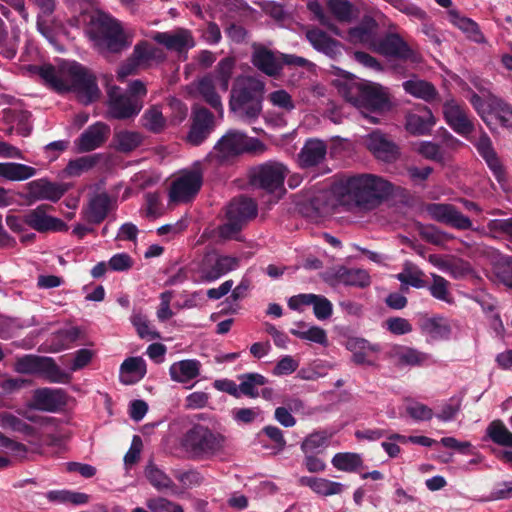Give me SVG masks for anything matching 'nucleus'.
I'll return each mask as SVG.
<instances>
[{
	"label": "nucleus",
	"instance_id": "obj_36",
	"mask_svg": "<svg viewBox=\"0 0 512 512\" xmlns=\"http://www.w3.org/2000/svg\"><path fill=\"white\" fill-rule=\"evenodd\" d=\"M172 380L184 383L196 378L200 373V362L195 359L182 360L170 366Z\"/></svg>",
	"mask_w": 512,
	"mask_h": 512
},
{
	"label": "nucleus",
	"instance_id": "obj_4",
	"mask_svg": "<svg viewBox=\"0 0 512 512\" xmlns=\"http://www.w3.org/2000/svg\"><path fill=\"white\" fill-rule=\"evenodd\" d=\"M90 24L91 38L108 52L120 53L130 45L120 22L108 13L96 11Z\"/></svg>",
	"mask_w": 512,
	"mask_h": 512
},
{
	"label": "nucleus",
	"instance_id": "obj_11",
	"mask_svg": "<svg viewBox=\"0 0 512 512\" xmlns=\"http://www.w3.org/2000/svg\"><path fill=\"white\" fill-rule=\"evenodd\" d=\"M67 75L72 89L78 93L84 103L89 104L99 98L100 90L96 77L85 66L74 62L68 67Z\"/></svg>",
	"mask_w": 512,
	"mask_h": 512
},
{
	"label": "nucleus",
	"instance_id": "obj_30",
	"mask_svg": "<svg viewBox=\"0 0 512 512\" xmlns=\"http://www.w3.org/2000/svg\"><path fill=\"white\" fill-rule=\"evenodd\" d=\"M435 117L432 111L424 107L417 113H410L406 116V130L413 135L429 134L435 125Z\"/></svg>",
	"mask_w": 512,
	"mask_h": 512
},
{
	"label": "nucleus",
	"instance_id": "obj_27",
	"mask_svg": "<svg viewBox=\"0 0 512 512\" xmlns=\"http://www.w3.org/2000/svg\"><path fill=\"white\" fill-rule=\"evenodd\" d=\"M379 25L372 17H364L362 21L348 30V39L351 43L362 44L374 50L378 40Z\"/></svg>",
	"mask_w": 512,
	"mask_h": 512
},
{
	"label": "nucleus",
	"instance_id": "obj_57",
	"mask_svg": "<svg viewBox=\"0 0 512 512\" xmlns=\"http://www.w3.org/2000/svg\"><path fill=\"white\" fill-rule=\"evenodd\" d=\"M424 273L416 269L414 271L405 269L403 272L396 275V278L402 285H409L414 288L420 289L427 286L426 281L423 279Z\"/></svg>",
	"mask_w": 512,
	"mask_h": 512
},
{
	"label": "nucleus",
	"instance_id": "obj_40",
	"mask_svg": "<svg viewBox=\"0 0 512 512\" xmlns=\"http://www.w3.org/2000/svg\"><path fill=\"white\" fill-rule=\"evenodd\" d=\"M488 108L489 114L493 115L502 127L512 132V105L500 98H492Z\"/></svg>",
	"mask_w": 512,
	"mask_h": 512
},
{
	"label": "nucleus",
	"instance_id": "obj_59",
	"mask_svg": "<svg viewBox=\"0 0 512 512\" xmlns=\"http://www.w3.org/2000/svg\"><path fill=\"white\" fill-rule=\"evenodd\" d=\"M121 374H137L143 378L146 374V363L141 357H129L120 366Z\"/></svg>",
	"mask_w": 512,
	"mask_h": 512
},
{
	"label": "nucleus",
	"instance_id": "obj_17",
	"mask_svg": "<svg viewBox=\"0 0 512 512\" xmlns=\"http://www.w3.org/2000/svg\"><path fill=\"white\" fill-rule=\"evenodd\" d=\"M117 207V200L107 192L96 193L82 208V219L91 225L101 224L108 214Z\"/></svg>",
	"mask_w": 512,
	"mask_h": 512
},
{
	"label": "nucleus",
	"instance_id": "obj_60",
	"mask_svg": "<svg viewBox=\"0 0 512 512\" xmlns=\"http://www.w3.org/2000/svg\"><path fill=\"white\" fill-rule=\"evenodd\" d=\"M269 101L272 105L281 108L287 112L295 109V103L291 95L284 89L273 91L269 94Z\"/></svg>",
	"mask_w": 512,
	"mask_h": 512
},
{
	"label": "nucleus",
	"instance_id": "obj_64",
	"mask_svg": "<svg viewBox=\"0 0 512 512\" xmlns=\"http://www.w3.org/2000/svg\"><path fill=\"white\" fill-rule=\"evenodd\" d=\"M385 323L387 330L394 335H405L413 330L410 322L402 317H390Z\"/></svg>",
	"mask_w": 512,
	"mask_h": 512
},
{
	"label": "nucleus",
	"instance_id": "obj_42",
	"mask_svg": "<svg viewBox=\"0 0 512 512\" xmlns=\"http://www.w3.org/2000/svg\"><path fill=\"white\" fill-rule=\"evenodd\" d=\"M100 159L101 154H93L70 160L65 168V172L71 177L80 176L83 172L94 168Z\"/></svg>",
	"mask_w": 512,
	"mask_h": 512
},
{
	"label": "nucleus",
	"instance_id": "obj_58",
	"mask_svg": "<svg viewBox=\"0 0 512 512\" xmlns=\"http://www.w3.org/2000/svg\"><path fill=\"white\" fill-rule=\"evenodd\" d=\"M147 507L152 512H184L180 504L174 503L163 497L151 498L147 501Z\"/></svg>",
	"mask_w": 512,
	"mask_h": 512
},
{
	"label": "nucleus",
	"instance_id": "obj_48",
	"mask_svg": "<svg viewBox=\"0 0 512 512\" xmlns=\"http://www.w3.org/2000/svg\"><path fill=\"white\" fill-rule=\"evenodd\" d=\"M327 7L339 22L348 23L353 18V5L348 0H327Z\"/></svg>",
	"mask_w": 512,
	"mask_h": 512
},
{
	"label": "nucleus",
	"instance_id": "obj_33",
	"mask_svg": "<svg viewBox=\"0 0 512 512\" xmlns=\"http://www.w3.org/2000/svg\"><path fill=\"white\" fill-rule=\"evenodd\" d=\"M196 91L203 101H205L211 108L218 112H222L223 106L221 97L216 91L212 74H206L198 79L196 82Z\"/></svg>",
	"mask_w": 512,
	"mask_h": 512
},
{
	"label": "nucleus",
	"instance_id": "obj_63",
	"mask_svg": "<svg viewBox=\"0 0 512 512\" xmlns=\"http://www.w3.org/2000/svg\"><path fill=\"white\" fill-rule=\"evenodd\" d=\"M313 312L318 320H326L333 313V305L329 299L322 295H317V299L313 303Z\"/></svg>",
	"mask_w": 512,
	"mask_h": 512
},
{
	"label": "nucleus",
	"instance_id": "obj_49",
	"mask_svg": "<svg viewBox=\"0 0 512 512\" xmlns=\"http://www.w3.org/2000/svg\"><path fill=\"white\" fill-rule=\"evenodd\" d=\"M144 127L153 133H160L166 125V120L157 106H152L142 116Z\"/></svg>",
	"mask_w": 512,
	"mask_h": 512
},
{
	"label": "nucleus",
	"instance_id": "obj_41",
	"mask_svg": "<svg viewBox=\"0 0 512 512\" xmlns=\"http://www.w3.org/2000/svg\"><path fill=\"white\" fill-rule=\"evenodd\" d=\"M235 69V60L232 57L221 59L215 67L213 81L217 82L221 91L226 92L229 89L230 80Z\"/></svg>",
	"mask_w": 512,
	"mask_h": 512
},
{
	"label": "nucleus",
	"instance_id": "obj_25",
	"mask_svg": "<svg viewBox=\"0 0 512 512\" xmlns=\"http://www.w3.org/2000/svg\"><path fill=\"white\" fill-rule=\"evenodd\" d=\"M152 39L168 50L183 52L195 46V40L190 30L178 28L173 32H155Z\"/></svg>",
	"mask_w": 512,
	"mask_h": 512
},
{
	"label": "nucleus",
	"instance_id": "obj_24",
	"mask_svg": "<svg viewBox=\"0 0 512 512\" xmlns=\"http://www.w3.org/2000/svg\"><path fill=\"white\" fill-rule=\"evenodd\" d=\"M365 146L376 159L386 163L395 161L399 155L397 145L380 131L371 132L365 139Z\"/></svg>",
	"mask_w": 512,
	"mask_h": 512
},
{
	"label": "nucleus",
	"instance_id": "obj_54",
	"mask_svg": "<svg viewBox=\"0 0 512 512\" xmlns=\"http://www.w3.org/2000/svg\"><path fill=\"white\" fill-rule=\"evenodd\" d=\"M159 49L152 46L147 41L138 42L133 49V56L141 65L148 63L149 61L157 57Z\"/></svg>",
	"mask_w": 512,
	"mask_h": 512
},
{
	"label": "nucleus",
	"instance_id": "obj_29",
	"mask_svg": "<svg viewBox=\"0 0 512 512\" xmlns=\"http://www.w3.org/2000/svg\"><path fill=\"white\" fill-rule=\"evenodd\" d=\"M257 212L256 202L242 195L231 200L227 208L226 217H231V219L239 220V222L246 224L249 220L256 217Z\"/></svg>",
	"mask_w": 512,
	"mask_h": 512
},
{
	"label": "nucleus",
	"instance_id": "obj_35",
	"mask_svg": "<svg viewBox=\"0 0 512 512\" xmlns=\"http://www.w3.org/2000/svg\"><path fill=\"white\" fill-rule=\"evenodd\" d=\"M37 174V169L22 163H0V177L8 181H24Z\"/></svg>",
	"mask_w": 512,
	"mask_h": 512
},
{
	"label": "nucleus",
	"instance_id": "obj_9",
	"mask_svg": "<svg viewBox=\"0 0 512 512\" xmlns=\"http://www.w3.org/2000/svg\"><path fill=\"white\" fill-rule=\"evenodd\" d=\"M107 116L116 120L134 119L143 108L142 99L129 97L118 86H112L107 91Z\"/></svg>",
	"mask_w": 512,
	"mask_h": 512
},
{
	"label": "nucleus",
	"instance_id": "obj_16",
	"mask_svg": "<svg viewBox=\"0 0 512 512\" xmlns=\"http://www.w3.org/2000/svg\"><path fill=\"white\" fill-rule=\"evenodd\" d=\"M53 207L49 204H41L24 214L27 226L39 233L63 232L68 230V225L59 218L47 215Z\"/></svg>",
	"mask_w": 512,
	"mask_h": 512
},
{
	"label": "nucleus",
	"instance_id": "obj_50",
	"mask_svg": "<svg viewBox=\"0 0 512 512\" xmlns=\"http://www.w3.org/2000/svg\"><path fill=\"white\" fill-rule=\"evenodd\" d=\"M31 70L36 72L46 83L51 85L56 90H64L65 84L62 79L58 77L56 69L51 64L42 66H32Z\"/></svg>",
	"mask_w": 512,
	"mask_h": 512
},
{
	"label": "nucleus",
	"instance_id": "obj_1",
	"mask_svg": "<svg viewBox=\"0 0 512 512\" xmlns=\"http://www.w3.org/2000/svg\"><path fill=\"white\" fill-rule=\"evenodd\" d=\"M338 70L342 78L336 79L334 85L348 102L371 111H384L390 107L389 97L380 84Z\"/></svg>",
	"mask_w": 512,
	"mask_h": 512
},
{
	"label": "nucleus",
	"instance_id": "obj_5",
	"mask_svg": "<svg viewBox=\"0 0 512 512\" xmlns=\"http://www.w3.org/2000/svg\"><path fill=\"white\" fill-rule=\"evenodd\" d=\"M263 89V83L253 79L233 87L229 101L230 110L239 112L247 121L255 120L262 111Z\"/></svg>",
	"mask_w": 512,
	"mask_h": 512
},
{
	"label": "nucleus",
	"instance_id": "obj_15",
	"mask_svg": "<svg viewBox=\"0 0 512 512\" xmlns=\"http://www.w3.org/2000/svg\"><path fill=\"white\" fill-rule=\"evenodd\" d=\"M442 109L446 123L457 134L467 137L475 130L473 118L465 104L451 99L444 102Z\"/></svg>",
	"mask_w": 512,
	"mask_h": 512
},
{
	"label": "nucleus",
	"instance_id": "obj_20",
	"mask_svg": "<svg viewBox=\"0 0 512 512\" xmlns=\"http://www.w3.org/2000/svg\"><path fill=\"white\" fill-rule=\"evenodd\" d=\"M111 134L110 126L102 121L88 126L74 141L78 153H87L102 147Z\"/></svg>",
	"mask_w": 512,
	"mask_h": 512
},
{
	"label": "nucleus",
	"instance_id": "obj_34",
	"mask_svg": "<svg viewBox=\"0 0 512 512\" xmlns=\"http://www.w3.org/2000/svg\"><path fill=\"white\" fill-rule=\"evenodd\" d=\"M419 327L422 333L433 339H448L451 334L448 321L441 316L423 317L419 320Z\"/></svg>",
	"mask_w": 512,
	"mask_h": 512
},
{
	"label": "nucleus",
	"instance_id": "obj_8",
	"mask_svg": "<svg viewBox=\"0 0 512 512\" xmlns=\"http://www.w3.org/2000/svg\"><path fill=\"white\" fill-rule=\"evenodd\" d=\"M289 170L281 162L267 161L250 169L249 179L252 186L273 193L283 189Z\"/></svg>",
	"mask_w": 512,
	"mask_h": 512
},
{
	"label": "nucleus",
	"instance_id": "obj_28",
	"mask_svg": "<svg viewBox=\"0 0 512 512\" xmlns=\"http://www.w3.org/2000/svg\"><path fill=\"white\" fill-rule=\"evenodd\" d=\"M305 37L316 51L332 59L341 54L340 42L317 27L308 29L305 33Z\"/></svg>",
	"mask_w": 512,
	"mask_h": 512
},
{
	"label": "nucleus",
	"instance_id": "obj_46",
	"mask_svg": "<svg viewBox=\"0 0 512 512\" xmlns=\"http://www.w3.org/2000/svg\"><path fill=\"white\" fill-rule=\"evenodd\" d=\"M331 463L340 471L354 472L362 465L363 461L359 454L345 452L335 454Z\"/></svg>",
	"mask_w": 512,
	"mask_h": 512
},
{
	"label": "nucleus",
	"instance_id": "obj_62",
	"mask_svg": "<svg viewBox=\"0 0 512 512\" xmlns=\"http://www.w3.org/2000/svg\"><path fill=\"white\" fill-rule=\"evenodd\" d=\"M307 7L309 11L314 14L316 19L319 21V23L322 26H325L330 31L335 33L336 35L339 34L338 27L331 21V19L324 13L322 5L318 1H310L307 4Z\"/></svg>",
	"mask_w": 512,
	"mask_h": 512
},
{
	"label": "nucleus",
	"instance_id": "obj_55",
	"mask_svg": "<svg viewBox=\"0 0 512 512\" xmlns=\"http://www.w3.org/2000/svg\"><path fill=\"white\" fill-rule=\"evenodd\" d=\"M449 282L442 276L433 275V283L428 287L430 294L438 300L451 303L452 298L448 291Z\"/></svg>",
	"mask_w": 512,
	"mask_h": 512
},
{
	"label": "nucleus",
	"instance_id": "obj_39",
	"mask_svg": "<svg viewBox=\"0 0 512 512\" xmlns=\"http://www.w3.org/2000/svg\"><path fill=\"white\" fill-rule=\"evenodd\" d=\"M403 88L406 93L426 102L433 101L438 94L435 86L425 80H407L403 83Z\"/></svg>",
	"mask_w": 512,
	"mask_h": 512
},
{
	"label": "nucleus",
	"instance_id": "obj_32",
	"mask_svg": "<svg viewBox=\"0 0 512 512\" xmlns=\"http://www.w3.org/2000/svg\"><path fill=\"white\" fill-rule=\"evenodd\" d=\"M448 19L451 24L466 34L467 38L475 43H484L485 37L480 31L479 25L470 18L461 15L457 10L448 12Z\"/></svg>",
	"mask_w": 512,
	"mask_h": 512
},
{
	"label": "nucleus",
	"instance_id": "obj_10",
	"mask_svg": "<svg viewBox=\"0 0 512 512\" xmlns=\"http://www.w3.org/2000/svg\"><path fill=\"white\" fill-rule=\"evenodd\" d=\"M373 51L414 65L422 61L421 55L397 33H387L384 37L378 38Z\"/></svg>",
	"mask_w": 512,
	"mask_h": 512
},
{
	"label": "nucleus",
	"instance_id": "obj_14",
	"mask_svg": "<svg viewBox=\"0 0 512 512\" xmlns=\"http://www.w3.org/2000/svg\"><path fill=\"white\" fill-rule=\"evenodd\" d=\"M426 212L429 216L442 224L456 230H471L473 223L456 206L449 203H429L426 205Z\"/></svg>",
	"mask_w": 512,
	"mask_h": 512
},
{
	"label": "nucleus",
	"instance_id": "obj_56",
	"mask_svg": "<svg viewBox=\"0 0 512 512\" xmlns=\"http://www.w3.org/2000/svg\"><path fill=\"white\" fill-rule=\"evenodd\" d=\"M0 53L6 59H13L17 53V45L9 39L4 21L0 18Z\"/></svg>",
	"mask_w": 512,
	"mask_h": 512
},
{
	"label": "nucleus",
	"instance_id": "obj_13",
	"mask_svg": "<svg viewBox=\"0 0 512 512\" xmlns=\"http://www.w3.org/2000/svg\"><path fill=\"white\" fill-rule=\"evenodd\" d=\"M191 125L186 137L187 143L199 146L204 143L215 128L214 114L204 106L194 105Z\"/></svg>",
	"mask_w": 512,
	"mask_h": 512
},
{
	"label": "nucleus",
	"instance_id": "obj_45",
	"mask_svg": "<svg viewBox=\"0 0 512 512\" xmlns=\"http://www.w3.org/2000/svg\"><path fill=\"white\" fill-rule=\"evenodd\" d=\"M487 435L497 445L512 447V432H510L502 420H494L487 427Z\"/></svg>",
	"mask_w": 512,
	"mask_h": 512
},
{
	"label": "nucleus",
	"instance_id": "obj_47",
	"mask_svg": "<svg viewBox=\"0 0 512 512\" xmlns=\"http://www.w3.org/2000/svg\"><path fill=\"white\" fill-rule=\"evenodd\" d=\"M419 235L426 242L436 246H441L454 239L452 234L440 230L435 225H421L419 228Z\"/></svg>",
	"mask_w": 512,
	"mask_h": 512
},
{
	"label": "nucleus",
	"instance_id": "obj_12",
	"mask_svg": "<svg viewBox=\"0 0 512 512\" xmlns=\"http://www.w3.org/2000/svg\"><path fill=\"white\" fill-rule=\"evenodd\" d=\"M26 193L22 194L28 205L37 201L47 200L53 203L58 202L68 191L66 183L52 182L47 178H40L28 182L25 185Z\"/></svg>",
	"mask_w": 512,
	"mask_h": 512
},
{
	"label": "nucleus",
	"instance_id": "obj_38",
	"mask_svg": "<svg viewBox=\"0 0 512 512\" xmlns=\"http://www.w3.org/2000/svg\"><path fill=\"white\" fill-rule=\"evenodd\" d=\"M145 476L156 490H171L173 493L176 492L177 487L172 479L154 463L150 462L146 466Z\"/></svg>",
	"mask_w": 512,
	"mask_h": 512
},
{
	"label": "nucleus",
	"instance_id": "obj_37",
	"mask_svg": "<svg viewBox=\"0 0 512 512\" xmlns=\"http://www.w3.org/2000/svg\"><path fill=\"white\" fill-rule=\"evenodd\" d=\"M143 142V137L139 132L121 130L113 135V146L121 153H130L137 149Z\"/></svg>",
	"mask_w": 512,
	"mask_h": 512
},
{
	"label": "nucleus",
	"instance_id": "obj_26",
	"mask_svg": "<svg viewBox=\"0 0 512 512\" xmlns=\"http://www.w3.org/2000/svg\"><path fill=\"white\" fill-rule=\"evenodd\" d=\"M327 154V145L323 140L309 138L298 153V163L302 169H309L321 164Z\"/></svg>",
	"mask_w": 512,
	"mask_h": 512
},
{
	"label": "nucleus",
	"instance_id": "obj_6",
	"mask_svg": "<svg viewBox=\"0 0 512 512\" xmlns=\"http://www.w3.org/2000/svg\"><path fill=\"white\" fill-rule=\"evenodd\" d=\"M214 150L218 158L227 160L244 153L261 154L266 146L258 138L248 137L238 130H229L216 142Z\"/></svg>",
	"mask_w": 512,
	"mask_h": 512
},
{
	"label": "nucleus",
	"instance_id": "obj_44",
	"mask_svg": "<svg viewBox=\"0 0 512 512\" xmlns=\"http://www.w3.org/2000/svg\"><path fill=\"white\" fill-rule=\"evenodd\" d=\"M338 278L341 283L347 286L365 288L371 284L370 275L363 269L340 270L338 272Z\"/></svg>",
	"mask_w": 512,
	"mask_h": 512
},
{
	"label": "nucleus",
	"instance_id": "obj_53",
	"mask_svg": "<svg viewBox=\"0 0 512 512\" xmlns=\"http://www.w3.org/2000/svg\"><path fill=\"white\" fill-rule=\"evenodd\" d=\"M290 333L300 339L308 340L320 345H327L328 343L326 331L318 326H311L307 331L291 329Z\"/></svg>",
	"mask_w": 512,
	"mask_h": 512
},
{
	"label": "nucleus",
	"instance_id": "obj_61",
	"mask_svg": "<svg viewBox=\"0 0 512 512\" xmlns=\"http://www.w3.org/2000/svg\"><path fill=\"white\" fill-rule=\"evenodd\" d=\"M173 475L185 488L199 486L203 482L202 475L195 469L188 471L175 470Z\"/></svg>",
	"mask_w": 512,
	"mask_h": 512
},
{
	"label": "nucleus",
	"instance_id": "obj_3",
	"mask_svg": "<svg viewBox=\"0 0 512 512\" xmlns=\"http://www.w3.org/2000/svg\"><path fill=\"white\" fill-rule=\"evenodd\" d=\"M182 447L195 461L210 460L224 452L226 437L202 424H195L182 438Z\"/></svg>",
	"mask_w": 512,
	"mask_h": 512
},
{
	"label": "nucleus",
	"instance_id": "obj_22",
	"mask_svg": "<svg viewBox=\"0 0 512 512\" xmlns=\"http://www.w3.org/2000/svg\"><path fill=\"white\" fill-rule=\"evenodd\" d=\"M239 265V259L227 255L215 257L206 256L200 267L201 279L204 282H213Z\"/></svg>",
	"mask_w": 512,
	"mask_h": 512
},
{
	"label": "nucleus",
	"instance_id": "obj_52",
	"mask_svg": "<svg viewBox=\"0 0 512 512\" xmlns=\"http://www.w3.org/2000/svg\"><path fill=\"white\" fill-rule=\"evenodd\" d=\"M497 278L506 286L512 288V257L501 256L495 264Z\"/></svg>",
	"mask_w": 512,
	"mask_h": 512
},
{
	"label": "nucleus",
	"instance_id": "obj_31",
	"mask_svg": "<svg viewBox=\"0 0 512 512\" xmlns=\"http://www.w3.org/2000/svg\"><path fill=\"white\" fill-rule=\"evenodd\" d=\"M299 482L302 486H307L316 494L324 497L341 494L345 488L342 483L326 478L303 476Z\"/></svg>",
	"mask_w": 512,
	"mask_h": 512
},
{
	"label": "nucleus",
	"instance_id": "obj_43",
	"mask_svg": "<svg viewBox=\"0 0 512 512\" xmlns=\"http://www.w3.org/2000/svg\"><path fill=\"white\" fill-rule=\"evenodd\" d=\"M241 383L239 385V396L241 394L250 398L259 396L257 388L265 385L268 380L263 375L258 373H246L239 377Z\"/></svg>",
	"mask_w": 512,
	"mask_h": 512
},
{
	"label": "nucleus",
	"instance_id": "obj_2",
	"mask_svg": "<svg viewBox=\"0 0 512 512\" xmlns=\"http://www.w3.org/2000/svg\"><path fill=\"white\" fill-rule=\"evenodd\" d=\"M345 189L356 205L374 209L393 194V184L374 174H358L349 177Z\"/></svg>",
	"mask_w": 512,
	"mask_h": 512
},
{
	"label": "nucleus",
	"instance_id": "obj_21",
	"mask_svg": "<svg viewBox=\"0 0 512 512\" xmlns=\"http://www.w3.org/2000/svg\"><path fill=\"white\" fill-rule=\"evenodd\" d=\"M67 404V393L61 388L43 387L34 390L28 406L45 412H57Z\"/></svg>",
	"mask_w": 512,
	"mask_h": 512
},
{
	"label": "nucleus",
	"instance_id": "obj_18",
	"mask_svg": "<svg viewBox=\"0 0 512 512\" xmlns=\"http://www.w3.org/2000/svg\"><path fill=\"white\" fill-rule=\"evenodd\" d=\"M203 183V176L199 170H191L173 181L170 188V199L174 202H188L193 199Z\"/></svg>",
	"mask_w": 512,
	"mask_h": 512
},
{
	"label": "nucleus",
	"instance_id": "obj_7",
	"mask_svg": "<svg viewBox=\"0 0 512 512\" xmlns=\"http://www.w3.org/2000/svg\"><path fill=\"white\" fill-rule=\"evenodd\" d=\"M15 369L22 374H37L50 383H68L71 375L62 370L51 357L24 355L17 359Z\"/></svg>",
	"mask_w": 512,
	"mask_h": 512
},
{
	"label": "nucleus",
	"instance_id": "obj_19",
	"mask_svg": "<svg viewBox=\"0 0 512 512\" xmlns=\"http://www.w3.org/2000/svg\"><path fill=\"white\" fill-rule=\"evenodd\" d=\"M279 59L280 51L271 50L260 43L252 44L251 63L266 76L274 79H278L281 76Z\"/></svg>",
	"mask_w": 512,
	"mask_h": 512
},
{
	"label": "nucleus",
	"instance_id": "obj_51",
	"mask_svg": "<svg viewBox=\"0 0 512 512\" xmlns=\"http://www.w3.org/2000/svg\"><path fill=\"white\" fill-rule=\"evenodd\" d=\"M131 322L136 328L137 334L142 339L154 340L160 338V334L150 328L146 316L141 313H135L131 316Z\"/></svg>",
	"mask_w": 512,
	"mask_h": 512
},
{
	"label": "nucleus",
	"instance_id": "obj_23",
	"mask_svg": "<svg viewBox=\"0 0 512 512\" xmlns=\"http://www.w3.org/2000/svg\"><path fill=\"white\" fill-rule=\"evenodd\" d=\"M479 155L485 160L496 180L503 184L506 181V171L502 165L488 134L481 128V134L473 143Z\"/></svg>",
	"mask_w": 512,
	"mask_h": 512
}]
</instances>
